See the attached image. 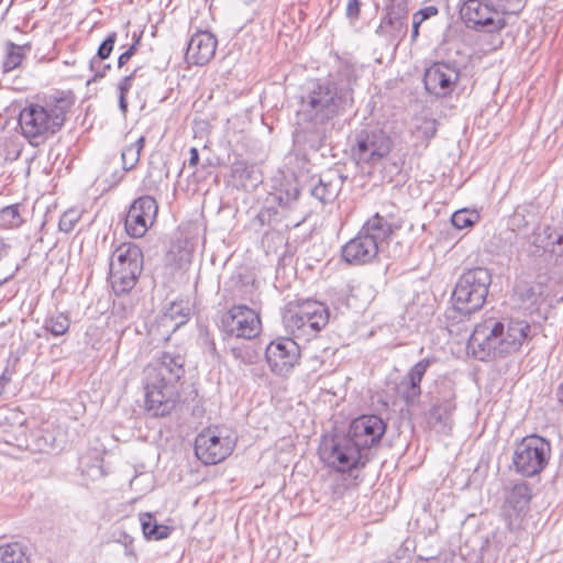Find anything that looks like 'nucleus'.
I'll return each mask as SVG.
<instances>
[{"instance_id":"obj_1","label":"nucleus","mask_w":563,"mask_h":563,"mask_svg":"<svg viewBox=\"0 0 563 563\" xmlns=\"http://www.w3.org/2000/svg\"><path fill=\"white\" fill-rule=\"evenodd\" d=\"M355 70L341 65L328 77L306 82L296 112V137L311 151L322 148L334 128V120L352 111Z\"/></svg>"},{"instance_id":"obj_2","label":"nucleus","mask_w":563,"mask_h":563,"mask_svg":"<svg viewBox=\"0 0 563 563\" xmlns=\"http://www.w3.org/2000/svg\"><path fill=\"white\" fill-rule=\"evenodd\" d=\"M185 376V354L163 351L145 368V410L153 417L168 416L179 400V384Z\"/></svg>"},{"instance_id":"obj_3","label":"nucleus","mask_w":563,"mask_h":563,"mask_svg":"<svg viewBox=\"0 0 563 563\" xmlns=\"http://www.w3.org/2000/svg\"><path fill=\"white\" fill-rule=\"evenodd\" d=\"M530 332L531 327L526 320L487 317L475 325L468 346L479 361L504 357L517 352Z\"/></svg>"},{"instance_id":"obj_4","label":"nucleus","mask_w":563,"mask_h":563,"mask_svg":"<svg viewBox=\"0 0 563 563\" xmlns=\"http://www.w3.org/2000/svg\"><path fill=\"white\" fill-rule=\"evenodd\" d=\"M71 100L55 98L41 103L26 104L19 114L21 134L33 146H38L62 130Z\"/></svg>"},{"instance_id":"obj_5","label":"nucleus","mask_w":563,"mask_h":563,"mask_svg":"<svg viewBox=\"0 0 563 563\" xmlns=\"http://www.w3.org/2000/svg\"><path fill=\"white\" fill-rule=\"evenodd\" d=\"M492 284L490 271L486 267H473L465 271L457 279L452 292L455 312L470 317L483 308Z\"/></svg>"},{"instance_id":"obj_6","label":"nucleus","mask_w":563,"mask_h":563,"mask_svg":"<svg viewBox=\"0 0 563 563\" xmlns=\"http://www.w3.org/2000/svg\"><path fill=\"white\" fill-rule=\"evenodd\" d=\"M319 456L328 467L338 473H352L363 468L369 461V455L347 433L323 437Z\"/></svg>"},{"instance_id":"obj_7","label":"nucleus","mask_w":563,"mask_h":563,"mask_svg":"<svg viewBox=\"0 0 563 563\" xmlns=\"http://www.w3.org/2000/svg\"><path fill=\"white\" fill-rule=\"evenodd\" d=\"M329 308L320 301L307 299L289 307L283 316V323L295 339L309 341L328 324Z\"/></svg>"},{"instance_id":"obj_8","label":"nucleus","mask_w":563,"mask_h":563,"mask_svg":"<svg viewBox=\"0 0 563 563\" xmlns=\"http://www.w3.org/2000/svg\"><path fill=\"white\" fill-rule=\"evenodd\" d=\"M551 454L552 446L548 439L538 434L526 435L514 449V470L526 478L538 476L547 468Z\"/></svg>"},{"instance_id":"obj_9","label":"nucleus","mask_w":563,"mask_h":563,"mask_svg":"<svg viewBox=\"0 0 563 563\" xmlns=\"http://www.w3.org/2000/svg\"><path fill=\"white\" fill-rule=\"evenodd\" d=\"M236 438L227 428H208L195 440V454L206 465H214L233 451Z\"/></svg>"},{"instance_id":"obj_10","label":"nucleus","mask_w":563,"mask_h":563,"mask_svg":"<svg viewBox=\"0 0 563 563\" xmlns=\"http://www.w3.org/2000/svg\"><path fill=\"white\" fill-rule=\"evenodd\" d=\"M393 141L382 129H363L355 134L352 156L360 164L374 166L391 151Z\"/></svg>"},{"instance_id":"obj_11","label":"nucleus","mask_w":563,"mask_h":563,"mask_svg":"<svg viewBox=\"0 0 563 563\" xmlns=\"http://www.w3.org/2000/svg\"><path fill=\"white\" fill-rule=\"evenodd\" d=\"M402 227L399 209L396 205L389 202L384 205L379 211L375 212L365 221L361 231L375 242L383 250L393 235Z\"/></svg>"},{"instance_id":"obj_12","label":"nucleus","mask_w":563,"mask_h":563,"mask_svg":"<svg viewBox=\"0 0 563 563\" xmlns=\"http://www.w3.org/2000/svg\"><path fill=\"white\" fill-rule=\"evenodd\" d=\"M460 15L468 29L479 32H496L506 26L504 14L489 2H461Z\"/></svg>"},{"instance_id":"obj_13","label":"nucleus","mask_w":563,"mask_h":563,"mask_svg":"<svg viewBox=\"0 0 563 563\" xmlns=\"http://www.w3.org/2000/svg\"><path fill=\"white\" fill-rule=\"evenodd\" d=\"M220 328L229 335L253 339L260 334V316L245 305L233 306L221 317Z\"/></svg>"},{"instance_id":"obj_14","label":"nucleus","mask_w":563,"mask_h":563,"mask_svg":"<svg viewBox=\"0 0 563 563\" xmlns=\"http://www.w3.org/2000/svg\"><path fill=\"white\" fill-rule=\"evenodd\" d=\"M265 358L274 374L286 376L298 363L300 349L291 338H277L266 346Z\"/></svg>"},{"instance_id":"obj_15","label":"nucleus","mask_w":563,"mask_h":563,"mask_svg":"<svg viewBox=\"0 0 563 563\" xmlns=\"http://www.w3.org/2000/svg\"><path fill=\"white\" fill-rule=\"evenodd\" d=\"M387 424L377 415H362L352 420L347 434L369 455L371 449L379 445Z\"/></svg>"},{"instance_id":"obj_16","label":"nucleus","mask_w":563,"mask_h":563,"mask_svg":"<svg viewBox=\"0 0 563 563\" xmlns=\"http://www.w3.org/2000/svg\"><path fill=\"white\" fill-rule=\"evenodd\" d=\"M158 212L157 201L152 196H141L130 206L124 219L126 233L131 238H142L154 223Z\"/></svg>"},{"instance_id":"obj_17","label":"nucleus","mask_w":563,"mask_h":563,"mask_svg":"<svg viewBox=\"0 0 563 563\" xmlns=\"http://www.w3.org/2000/svg\"><path fill=\"white\" fill-rule=\"evenodd\" d=\"M460 79V69L449 63L439 62L426 69L423 84L426 90L437 98L450 96Z\"/></svg>"},{"instance_id":"obj_18","label":"nucleus","mask_w":563,"mask_h":563,"mask_svg":"<svg viewBox=\"0 0 563 563\" xmlns=\"http://www.w3.org/2000/svg\"><path fill=\"white\" fill-rule=\"evenodd\" d=\"M143 271V252L135 243H122L113 252L110 272L121 273L139 279Z\"/></svg>"},{"instance_id":"obj_19","label":"nucleus","mask_w":563,"mask_h":563,"mask_svg":"<svg viewBox=\"0 0 563 563\" xmlns=\"http://www.w3.org/2000/svg\"><path fill=\"white\" fill-rule=\"evenodd\" d=\"M504 494L505 503L503 509L509 519V529L512 530L511 517H523L529 509L532 497L531 488L528 483L519 481L505 486Z\"/></svg>"},{"instance_id":"obj_20","label":"nucleus","mask_w":563,"mask_h":563,"mask_svg":"<svg viewBox=\"0 0 563 563\" xmlns=\"http://www.w3.org/2000/svg\"><path fill=\"white\" fill-rule=\"evenodd\" d=\"M217 37L209 31H198L189 40L185 58L188 64L205 66L214 56Z\"/></svg>"},{"instance_id":"obj_21","label":"nucleus","mask_w":563,"mask_h":563,"mask_svg":"<svg viewBox=\"0 0 563 563\" xmlns=\"http://www.w3.org/2000/svg\"><path fill=\"white\" fill-rule=\"evenodd\" d=\"M380 249L361 230L341 250L342 258L352 265H363L376 258Z\"/></svg>"},{"instance_id":"obj_22","label":"nucleus","mask_w":563,"mask_h":563,"mask_svg":"<svg viewBox=\"0 0 563 563\" xmlns=\"http://www.w3.org/2000/svg\"><path fill=\"white\" fill-rule=\"evenodd\" d=\"M406 2L393 3L387 8L386 14L380 21L376 33L379 35H388L391 41L400 42L407 34L408 12Z\"/></svg>"},{"instance_id":"obj_23","label":"nucleus","mask_w":563,"mask_h":563,"mask_svg":"<svg viewBox=\"0 0 563 563\" xmlns=\"http://www.w3.org/2000/svg\"><path fill=\"white\" fill-rule=\"evenodd\" d=\"M454 398V394L449 391L430 408L427 422L437 433L449 434L452 430V415L455 410Z\"/></svg>"},{"instance_id":"obj_24","label":"nucleus","mask_w":563,"mask_h":563,"mask_svg":"<svg viewBox=\"0 0 563 563\" xmlns=\"http://www.w3.org/2000/svg\"><path fill=\"white\" fill-rule=\"evenodd\" d=\"M346 177L336 169H329L319 176L318 183L310 189L312 197L321 203H330L339 196Z\"/></svg>"},{"instance_id":"obj_25","label":"nucleus","mask_w":563,"mask_h":563,"mask_svg":"<svg viewBox=\"0 0 563 563\" xmlns=\"http://www.w3.org/2000/svg\"><path fill=\"white\" fill-rule=\"evenodd\" d=\"M300 189L296 183H285L275 192L269 194L267 202L271 205L267 209L278 208L286 214L297 209L299 205Z\"/></svg>"},{"instance_id":"obj_26","label":"nucleus","mask_w":563,"mask_h":563,"mask_svg":"<svg viewBox=\"0 0 563 563\" xmlns=\"http://www.w3.org/2000/svg\"><path fill=\"white\" fill-rule=\"evenodd\" d=\"M543 284L521 280L514 288V298L521 309L533 311L543 301Z\"/></svg>"},{"instance_id":"obj_27","label":"nucleus","mask_w":563,"mask_h":563,"mask_svg":"<svg viewBox=\"0 0 563 563\" xmlns=\"http://www.w3.org/2000/svg\"><path fill=\"white\" fill-rule=\"evenodd\" d=\"M140 521L144 537L147 540H163L170 536L173 528L158 523L152 512L140 514Z\"/></svg>"},{"instance_id":"obj_28","label":"nucleus","mask_w":563,"mask_h":563,"mask_svg":"<svg viewBox=\"0 0 563 563\" xmlns=\"http://www.w3.org/2000/svg\"><path fill=\"white\" fill-rule=\"evenodd\" d=\"M190 318V308L183 301H174L165 309L163 316V323L166 325L168 322H174V331L180 325L188 322Z\"/></svg>"},{"instance_id":"obj_29","label":"nucleus","mask_w":563,"mask_h":563,"mask_svg":"<svg viewBox=\"0 0 563 563\" xmlns=\"http://www.w3.org/2000/svg\"><path fill=\"white\" fill-rule=\"evenodd\" d=\"M145 144V137L140 136L135 142L126 145L121 152L122 169L129 172L133 169L140 161L141 152Z\"/></svg>"},{"instance_id":"obj_30","label":"nucleus","mask_w":563,"mask_h":563,"mask_svg":"<svg viewBox=\"0 0 563 563\" xmlns=\"http://www.w3.org/2000/svg\"><path fill=\"white\" fill-rule=\"evenodd\" d=\"M0 563H29L22 544L18 542L0 545Z\"/></svg>"},{"instance_id":"obj_31","label":"nucleus","mask_w":563,"mask_h":563,"mask_svg":"<svg viewBox=\"0 0 563 563\" xmlns=\"http://www.w3.org/2000/svg\"><path fill=\"white\" fill-rule=\"evenodd\" d=\"M109 280L113 292L117 296H122L129 294L134 288L139 279L134 278L133 274L132 276H128L122 275L121 273L110 272Z\"/></svg>"},{"instance_id":"obj_32","label":"nucleus","mask_w":563,"mask_h":563,"mask_svg":"<svg viewBox=\"0 0 563 563\" xmlns=\"http://www.w3.org/2000/svg\"><path fill=\"white\" fill-rule=\"evenodd\" d=\"M44 329L54 336H60L68 332L70 327L69 318L64 313L49 316L44 321Z\"/></svg>"},{"instance_id":"obj_33","label":"nucleus","mask_w":563,"mask_h":563,"mask_svg":"<svg viewBox=\"0 0 563 563\" xmlns=\"http://www.w3.org/2000/svg\"><path fill=\"white\" fill-rule=\"evenodd\" d=\"M232 175L244 181H252L255 186L261 181V177L257 175V169L254 165L247 164L244 161H236L232 165Z\"/></svg>"},{"instance_id":"obj_34","label":"nucleus","mask_w":563,"mask_h":563,"mask_svg":"<svg viewBox=\"0 0 563 563\" xmlns=\"http://www.w3.org/2000/svg\"><path fill=\"white\" fill-rule=\"evenodd\" d=\"M141 68H135L131 74L124 76L117 86L118 89V101L119 109L122 113L128 111V93L131 90L135 78L137 77V73Z\"/></svg>"},{"instance_id":"obj_35","label":"nucleus","mask_w":563,"mask_h":563,"mask_svg":"<svg viewBox=\"0 0 563 563\" xmlns=\"http://www.w3.org/2000/svg\"><path fill=\"white\" fill-rule=\"evenodd\" d=\"M23 47L20 45H16L14 43H9L7 47V53L4 55L3 62H2V70L3 73H9L15 69L23 59Z\"/></svg>"},{"instance_id":"obj_36","label":"nucleus","mask_w":563,"mask_h":563,"mask_svg":"<svg viewBox=\"0 0 563 563\" xmlns=\"http://www.w3.org/2000/svg\"><path fill=\"white\" fill-rule=\"evenodd\" d=\"M22 222L19 205H10L0 209V227L12 229L20 227Z\"/></svg>"},{"instance_id":"obj_37","label":"nucleus","mask_w":563,"mask_h":563,"mask_svg":"<svg viewBox=\"0 0 563 563\" xmlns=\"http://www.w3.org/2000/svg\"><path fill=\"white\" fill-rule=\"evenodd\" d=\"M476 212H471L467 209H461L455 211L451 217V223L454 228L462 230L473 227L478 220Z\"/></svg>"},{"instance_id":"obj_38","label":"nucleus","mask_w":563,"mask_h":563,"mask_svg":"<svg viewBox=\"0 0 563 563\" xmlns=\"http://www.w3.org/2000/svg\"><path fill=\"white\" fill-rule=\"evenodd\" d=\"M431 364L430 358H422L418 363H416L410 371L408 372L406 379L408 380V384L412 385L413 387H421V380L428 369V367Z\"/></svg>"},{"instance_id":"obj_39","label":"nucleus","mask_w":563,"mask_h":563,"mask_svg":"<svg viewBox=\"0 0 563 563\" xmlns=\"http://www.w3.org/2000/svg\"><path fill=\"white\" fill-rule=\"evenodd\" d=\"M117 41V33L111 32L107 35V37L101 42L97 49V54L91 59L106 60L111 55L114 44Z\"/></svg>"},{"instance_id":"obj_40","label":"nucleus","mask_w":563,"mask_h":563,"mask_svg":"<svg viewBox=\"0 0 563 563\" xmlns=\"http://www.w3.org/2000/svg\"><path fill=\"white\" fill-rule=\"evenodd\" d=\"M80 219V214L77 210L69 209L65 211L58 222V229L62 232H70Z\"/></svg>"},{"instance_id":"obj_41","label":"nucleus","mask_w":563,"mask_h":563,"mask_svg":"<svg viewBox=\"0 0 563 563\" xmlns=\"http://www.w3.org/2000/svg\"><path fill=\"white\" fill-rule=\"evenodd\" d=\"M417 133L429 142L437 133V121L434 119H424L422 123L417 126Z\"/></svg>"},{"instance_id":"obj_42","label":"nucleus","mask_w":563,"mask_h":563,"mask_svg":"<svg viewBox=\"0 0 563 563\" xmlns=\"http://www.w3.org/2000/svg\"><path fill=\"white\" fill-rule=\"evenodd\" d=\"M200 345L205 353H209L212 357H218V351L216 346V342L213 338L210 335L209 331L205 330L199 335Z\"/></svg>"},{"instance_id":"obj_43","label":"nucleus","mask_w":563,"mask_h":563,"mask_svg":"<svg viewBox=\"0 0 563 563\" xmlns=\"http://www.w3.org/2000/svg\"><path fill=\"white\" fill-rule=\"evenodd\" d=\"M89 68L95 73L93 80L103 78L108 70H110L111 65L104 64L103 60L91 59L89 63Z\"/></svg>"},{"instance_id":"obj_44","label":"nucleus","mask_w":563,"mask_h":563,"mask_svg":"<svg viewBox=\"0 0 563 563\" xmlns=\"http://www.w3.org/2000/svg\"><path fill=\"white\" fill-rule=\"evenodd\" d=\"M421 395V387L407 385L406 390L402 393V398L407 405H412Z\"/></svg>"},{"instance_id":"obj_45","label":"nucleus","mask_w":563,"mask_h":563,"mask_svg":"<svg viewBox=\"0 0 563 563\" xmlns=\"http://www.w3.org/2000/svg\"><path fill=\"white\" fill-rule=\"evenodd\" d=\"M140 42V37L135 38L134 43L125 51L123 52L119 58H118V67H123L130 58L136 53V46Z\"/></svg>"},{"instance_id":"obj_46","label":"nucleus","mask_w":563,"mask_h":563,"mask_svg":"<svg viewBox=\"0 0 563 563\" xmlns=\"http://www.w3.org/2000/svg\"><path fill=\"white\" fill-rule=\"evenodd\" d=\"M361 4L362 2H347L346 15L349 19L352 21L358 19Z\"/></svg>"},{"instance_id":"obj_47","label":"nucleus","mask_w":563,"mask_h":563,"mask_svg":"<svg viewBox=\"0 0 563 563\" xmlns=\"http://www.w3.org/2000/svg\"><path fill=\"white\" fill-rule=\"evenodd\" d=\"M510 224L514 228H517V229L526 227L527 225V221H526L525 214L519 212L518 210H516L514 212V214L511 216V218H510Z\"/></svg>"},{"instance_id":"obj_48","label":"nucleus","mask_w":563,"mask_h":563,"mask_svg":"<svg viewBox=\"0 0 563 563\" xmlns=\"http://www.w3.org/2000/svg\"><path fill=\"white\" fill-rule=\"evenodd\" d=\"M119 542L122 543L124 545V549H125V554L126 555H134V550H133V538L130 537L129 534L126 533H123L121 536V538L119 539Z\"/></svg>"},{"instance_id":"obj_49","label":"nucleus","mask_w":563,"mask_h":563,"mask_svg":"<svg viewBox=\"0 0 563 563\" xmlns=\"http://www.w3.org/2000/svg\"><path fill=\"white\" fill-rule=\"evenodd\" d=\"M11 380V372L8 367L4 368L0 376V398L3 396L7 385Z\"/></svg>"},{"instance_id":"obj_50","label":"nucleus","mask_w":563,"mask_h":563,"mask_svg":"<svg viewBox=\"0 0 563 563\" xmlns=\"http://www.w3.org/2000/svg\"><path fill=\"white\" fill-rule=\"evenodd\" d=\"M418 14L420 15L421 19H423L424 21L428 20L429 18L431 16H434L438 14L439 10L437 7L434 5H429V7H426L423 9H420L419 11H417Z\"/></svg>"},{"instance_id":"obj_51","label":"nucleus","mask_w":563,"mask_h":563,"mask_svg":"<svg viewBox=\"0 0 563 563\" xmlns=\"http://www.w3.org/2000/svg\"><path fill=\"white\" fill-rule=\"evenodd\" d=\"M544 252L545 247L539 243L538 239H536L529 250V254L533 256H541Z\"/></svg>"},{"instance_id":"obj_52","label":"nucleus","mask_w":563,"mask_h":563,"mask_svg":"<svg viewBox=\"0 0 563 563\" xmlns=\"http://www.w3.org/2000/svg\"><path fill=\"white\" fill-rule=\"evenodd\" d=\"M199 163V152L196 147L190 148L189 166H197Z\"/></svg>"},{"instance_id":"obj_53","label":"nucleus","mask_w":563,"mask_h":563,"mask_svg":"<svg viewBox=\"0 0 563 563\" xmlns=\"http://www.w3.org/2000/svg\"><path fill=\"white\" fill-rule=\"evenodd\" d=\"M87 472L89 473V475H91L93 477L103 476L104 475L100 464H97V465L92 466L91 470H89Z\"/></svg>"},{"instance_id":"obj_54","label":"nucleus","mask_w":563,"mask_h":563,"mask_svg":"<svg viewBox=\"0 0 563 563\" xmlns=\"http://www.w3.org/2000/svg\"><path fill=\"white\" fill-rule=\"evenodd\" d=\"M9 245L0 239V261L8 255Z\"/></svg>"},{"instance_id":"obj_55","label":"nucleus","mask_w":563,"mask_h":563,"mask_svg":"<svg viewBox=\"0 0 563 563\" xmlns=\"http://www.w3.org/2000/svg\"><path fill=\"white\" fill-rule=\"evenodd\" d=\"M424 20L420 18V15L418 14V12H416L413 15H412V27H420L421 23L423 22Z\"/></svg>"},{"instance_id":"obj_56","label":"nucleus","mask_w":563,"mask_h":563,"mask_svg":"<svg viewBox=\"0 0 563 563\" xmlns=\"http://www.w3.org/2000/svg\"><path fill=\"white\" fill-rule=\"evenodd\" d=\"M556 398L558 401L563 406V383H561L556 389Z\"/></svg>"},{"instance_id":"obj_57","label":"nucleus","mask_w":563,"mask_h":563,"mask_svg":"<svg viewBox=\"0 0 563 563\" xmlns=\"http://www.w3.org/2000/svg\"><path fill=\"white\" fill-rule=\"evenodd\" d=\"M419 36V27H412L411 30V41L415 42Z\"/></svg>"},{"instance_id":"obj_58","label":"nucleus","mask_w":563,"mask_h":563,"mask_svg":"<svg viewBox=\"0 0 563 563\" xmlns=\"http://www.w3.org/2000/svg\"><path fill=\"white\" fill-rule=\"evenodd\" d=\"M553 244L563 245V234H559Z\"/></svg>"},{"instance_id":"obj_59","label":"nucleus","mask_w":563,"mask_h":563,"mask_svg":"<svg viewBox=\"0 0 563 563\" xmlns=\"http://www.w3.org/2000/svg\"><path fill=\"white\" fill-rule=\"evenodd\" d=\"M79 464H80V467L82 468V472H86L85 466H84L85 465L84 457L80 459Z\"/></svg>"},{"instance_id":"obj_60","label":"nucleus","mask_w":563,"mask_h":563,"mask_svg":"<svg viewBox=\"0 0 563 563\" xmlns=\"http://www.w3.org/2000/svg\"><path fill=\"white\" fill-rule=\"evenodd\" d=\"M8 278H4L3 280H0V286H2L4 283H7Z\"/></svg>"}]
</instances>
